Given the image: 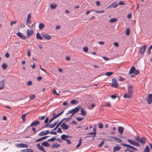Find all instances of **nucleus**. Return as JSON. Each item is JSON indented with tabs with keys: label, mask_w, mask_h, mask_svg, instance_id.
Instances as JSON below:
<instances>
[{
	"label": "nucleus",
	"mask_w": 152,
	"mask_h": 152,
	"mask_svg": "<svg viewBox=\"0 0 152 152\" xmlns=\"http://www.w3.org/2000/svg\"><path fill=\"white\" fill-rule=\"evenodd\" d=\"M127 140L130 144L132 145L137 146H140V145L139 144V143L138 142L135 141L134 140L130 139H127Z\"/></svg>",
	"instance_id": "f257e3e1"
},
{
	"label": "nucleus",
	"mask_w": 152,
	"mask_h": 152,
	"mask_svg": "<svg viewBox=\"0 0 152 152\" xmlns=\"http://www.w3.org/2000/svg\"><path fill=\"white\" fill-rule=\"evenodd\" d=\"M64 111H63L60 113H58L57 115H55V113H54L53 114V118L51 119L50 121L49 122L50 123L52 121L54 120L55 119L57 118V117L61 115L64 112Z\"/></svg>",
	"instance_id": "f03ea898"
},
{
	"label": "nucleus",
	"mask_w": 152,
	"mask_h": 152,
	"mask_svg": "<svg viewBox=\"0 0 152 152\" xmlns=\"http://www.w3.org/2000/svg\"><path fill=\"white\" fill-rule=\"evenodd\" d=\"M112 86L115 88H117L119 86L118 82L115 78H113L112 80Z\"/></svg>",
	"instance_id": "7ed1b4c3"
},
{
	"label": "nucleus",
	"mask_w": 152,
	"mask_h": 152,
	"mask_svg": "<svg viewBox=\"0 0 152 152\" xmlns=\"http://www.w3.org/2000/svg\"><path fill=\"white\" fill-rule=\"evenodd\" d=\"M146 100L148 104H151L152 103V94H148Z\"/></svg>",
	"instance_id": "20e7f679"
},
{
	"label": "nucleus",
	"mask_w": 152,
	"mask_h": 152,
	"mask_svg": "<svg viewBox=\"0 0 152 152\" xmlns=\"http://www.w3.org/2000/svg\"><path fill=\"white\" fill-rule=\"evenodd\" d=\"M127 89L128 93L132 95L134 92L133 86L131 85H129Z\"/></svg>",
	"instance_id": "39448f33"
},
{
	"label": "nucleus",
	"mask_w": 152,
	"mask_h": 152,
	"mask_svg": "<svg viewBox=\"0 0 152 152\" xmlns=\"http://www.w3.org/2000/svg\"><path fill=\"white\" fill-rule=\"evenodd\" d=\"M16 146L20 148H27L28 147L27 145L23 143H18L16 145Z\"/></svg>",
	"instance_id": "423d86ee"
},
{
	"label": "nucleus",
	"mask_w": 152,
	"mask_h": 152,
	"mask_svg": "<svg viewBox=\"0 0 152 152\" xmlns=\"http://www.w3.org/2000/svg\"><path fill=\"white\" fill-rule=\"evenodd\" d=\"M80 107L79 106H78L72 110V114L71 115V116L75 114L76 113L78 112L80 109Z\"/></svg>",
	"instance_id": "0eeeda50"
},
{
	"label": "nucleus",
	"mask_w": 152,
	"mask_h": 152,
	"mask_svg": "<svg viewBox=\"0 0 152 152\" xmlns=\"http://www.w3.org/2000/svg\"><path fill=\"white\" fill-rule=\"evenodd\" d=\"M121 145H123V146L127 147H128L129 148H131L132 149L134 150L135 151H137V148H135L134 147L132 146V145H128V144H124V143H121Z\"/></svg>",
	"instance_id": "6e6552de"
},
{
	"label": "nucleus",
	"mask_w": 152,
	"mask_h": 152,
	"mask_svg": "<svg viewBox=\"0 0 152 152\" xmlns=\"http://www.w3.org/2000/svg\"><path fill=\"white\" fill-rule=\"evenodd\" d=\"M146 46L145 45H143L140 49L139 51V53L140 54L143 53L145 50Z\"/></svg>",
	"instance_id": "1a4fd4ad"
},
{
	"label": "nucleus",
	"mask_w": 152,
	"mask_h": 152,
	"mask_svg": "<svg viewBox=\"0 0 152 152\" xmlns=\"http://www.w3.org/2000/svg\"><path fill=\"white\" fill-rule=\"evenodd\" d=\"M34 32L32 30L27 29V36L29 38L33 34Z\"/></svg>",
	"instance_id": "9d476101"
},
{
	"label": "nucleus",
	"mask_w": 152,
	"mask_h": 152,
	"mask_svg": "<svg viewBox=\"0 0 152 152\" xmlns=\"http://www.w3.org/2000/svg\"><path fill=\"white\" fill-rule=\"evenodd\" d=\"M61 127L62 129L66 130L69 129V125L64 123L61 124Z\"/></svg>",
	"instance_id": "9b49d317"
},
{
	"label": "nucleus",
	"mask_w": 152,
	"mask_h": 152,
	"mask_svg": "<svg viewBox=\"0 0 152 152\" xmlns=\"http://www.w3.org/2000/svg\"><path fill=\"white\" fill-rule=\"evenodd\" d=\"M49 131L47 130L45 131H43L40 132L38 135L40 136H42L48 134L49 133Z\"/></svg>",
	"instance_id": "f8f14e48"
},
{
	"label": "nucleus",
	"mask_w": 152,
	"mask_h": 152,
	"mask_svg": "<svg viewBox=\"0 0 152 152\" xmlns=\"http://www.w3.org/2000/svg\"><path fill=\"white\" fill-rule=\"evenodd\" d=\"M123 97L124 98H131L132 97V95L127 92V93L124 94Z\"/></svg>",
	"instance_id": "ddd939ff"
},
{
	"label": "nucleus",
	"mask_w": 152,
	"mask_h": 152,
	"mask_svg": "<svg viewBox=\"0 0 152 152\" xmlns=\"http://www.w3.org/2000/svg\"><path fill=\"white\" fill-rule=\"evenodd\" d=\"M38 148L40 151H42L43 152H46V151L45 150L44 147L40 145L39 143H38L37 145Z\"/></svg>",
	"instance_id": "4468645a"
},
{
	"label": "nucleus",
	"mask_w": 152,
	"mask_h": 152,
	"mask_svg": "<svg viewBox=\"0 0 152 152\" xmlns=\"http://www.w3.org/2000/svg\"><path fill=\"white\" fill-rule=\"evenodd\" d=\"M146 141V139L145 137H142L140 139L139 142L143 145L145 143Z\"/></svg>",
	"instance_id": "2eb2a0df"
},
{
	"label": "nucleus",
	"mask_w": 152,
	"mask_h": 152,
	"mask_svg": "<svg viewBox=\"0 0 152 152\" xmlns=\"http://www.w3.org/2000/svg\"><path fill=\"white\" fill-rule=\"evenodd\" d=\"M42 36L45 39H47V40H50L51 38V36L48 34H42Z\"/></svg>",
	"instance_id": "dca6fc26"
},
{
	"label": "nucleus",
	"mask_w": 152,
	"mask_h": 152,
	"mask_svg": "<svg viewBox=\"0 0 152 152\" xmlns=\"http://www.w3.org/2000/svg\"><path fill=\"white\" fill-rule=\"evenodd\" d=\"M5 86V80H3L0 81V90L3 89Z\"/></svg>",
	"instance_id": "f3484780"
},
{
	"label": "nucleus",
	"mask_w": 152,
	"mask_h": 152,
	"mask_svg": "<svg viewBox=\"0 0 152 152\" xmlns=\"http://www.w3.org/2000/svg\"><path fill=\"white\" fill-rule=\"evenodd\" d=\"M40 123L39 121H35L32 122L30 126H36L39 124Z\"/></svg>",
	"instance_id": "a211bd4d"
},
{
	"label": "nucleus",
	"mask_w": 152,
	"mask_h": 152,
	"mask_svg": "<svg viewBox=\"0 0 152 152\" xmlns=\"http://www.w3.org/2000/svg\"><path fill=\"white\" fill-rule=\"evenodd\" d=\"M118 130L120 134L122 135L124 131V128L122 126H119L118 128Z\"/></svg>",
	"instance_id": "6ab92c4d"
},
{
	"label": "nucleus",
	"mask_w": 152,
	"mask_h": 152,
	"mask_svg": "<svg viewBox=\"0 0 152 152\" xmlns=\"http://www.w3.org/2000/svg\"><path fill=\"white\" fill-rule=\"evenodd\" d=\"M17 34L18 37L23 39H26V36H23V34L20 32L18 33Z\"/></svg>",
	"instance_id": "aec40b11"
},
{
	"label": "nucleus",
	"mask_w": 152,
	"mask_h": 152,
	"mask_svg": "<svg viewBox=\"0 0 152 152\" xmlns=\"http://www.w3.org/2000/svg\"><path fill=\"white\" fill-rule=\"evenodd\" d=\"M60 147V145L58 144H57V143H55L54 144H53L51 146V148H58Z\"/></svg>",
	"instance_id": "412c9836"
},
{
	"label": "nucleus",
	"mask_w": 152,
	"mask_h": 152,
	"mask_svg": "<svg viewBox=\"0 0 152 152\" xmlns=\"http://www.w3.org/2000/svg\"><path fill=\"white\" fill-rule=\"evenodd\" d=\"M59 121H55L53 124L50 125L49 127L50 128H53L57 124Z\"/></svg>",
	"instance_id": "4be33fe9"
},
{
	"label": "nucleus",
	"mask_w": 152,
	"mask_h": 152,
	"mask_svg": "<svg viewBox=\"0 0 152 152\" xmlns=\"http://www.w3.org/2000/svg\"><path fill=\"white\" fill-rule=\"evenodd\" d=\"M21 152H33V150L31 149H23L20 151Z\"/></svg>",
	"instance_id": "5701e85b"
},
{
	"label": "nucleus",
	"mask_w": 152,
	"mask_h": 152,
	"mask_svg": "<svg viewBox=\"0 0 152 152\" xmlns=\"http://www.w3.org/2000/svg\"><path fill=\"white\" fill-rule=\"evenodd\" d=\"M42 145L46 147H48L50 146L49 143L46 141H44L42 143Z\"/></svg>",
	"instance_id": "b1692460"
},
{
	"label": "nucleus",
	"mask_w": 152,
	"mask_h": 152,
	"mask_svg": "<svg viewBox=\"0 0 152 152\" xmlns=\"http://www.w3.org/2000/svg\"><path fill=\"white\" fill-rule=\"evenodd\" d=\"M121 148V147L118 146H115L113 148L114 152H115L117 151H119Z\"/></svg>",
	"instance_id": "393cba45"
},
{
	"label": "nucleus",
	"mask_w": 152,
	"mask_h": 152,
	"mask_svg": "<svg viewBox=\"0 0 152 152\" xmlns=\"http://www.w3.org/2000/svg\"><path fill=\"white\" fill-rule=\"evenodd\" d=\"M81 114L84 116H85L86 114V111L84 110L83 109L81 108Z\"/></svg>",
	"instance_id": "a878e982"
},
{
	"label": "nucleus",
	"mask_w": 152,
	"mask_h": 152,
	"mask_svg": "<svg viewBox=\"0 0 152 152\" xmlns=\"http://www.w3.org/2000/svg\"><path fill=\"white\" fill-rule=\"evenodd\" d=\"M135 68L134 67V66L132 67L130 69V70L129 72V73L130 74H131L133 73L134 72V71H135Z\"/></svg>",
	"instance_id": "bb28decb"
},
{
	"label": "nucleus",
	"mask_w": 152,
	"mask_h": 152,
	"mask_svg": "<svg viewBox=\"0 0 152 152\" xmlns=\"http://www.w3.org/2000/svg\"><path fill=\"white\" fill-rule=\"evenodd\" d=\"M57 6V5L55 4L54 3H52L51 4L50 6V7L51 9H54L56 8Z\"/></svg>",
	"instance_id": "cd10ccee"
},
{
	"label": "nucleus",
	"mask_w": 152,
	"mask_h": 152,
	"mask_svg": "<svg viewBox=\"0 0 152 152\" xmlns=\"http://www.w3.org/2000/svg\"><path fill=\"white\" fill-rule=\"evenodd\" d=\"M112 6L113 8H115L118 7V4L115 2H114L112 4Z\"/></svg>",
	"instance_id": "c85d7f7f"
},
{
	"label": "nucleus",
	"mask_w": 152,
	"mask_h": 152,
	"mask_svg": "<svg viewBox=\"0 0 152 152\" xmlns=\"http://www.w3.org/2000/svg\"><path fill=\"white\" fill-rule=\"evenodd\" d=\"M118 21V19L116 18H113L110 19L109 22L110 23H114L117 22Z\"/></svg>",
	"instance_id": "c756f323"
},
{
	"label": "nucleus",
	"mask_w": 152,
	"mask_h": 152,
	"mask_svg": "<svg viewBox=\"0 0 152 152\" xmlns=\"http://www.w3.org/2000/svg\"><path fill=\"white\" fill-rule=\"evenodd\" d=\"M36 37L37 39L42 40L43 39L42 37L38 33L36 34Z\"/></svg>",
	"instance_id": "7c9ffc66"
},
{
	"label": "nucleus",
	"mask_w": 152,
	"mask_h": 152,
	"mask_svg": "<svg viewBox=\"0 0 152 152\" xmlns=\"http://www.w3.org/2000/svg\"><path fill=\"white\" fill-rule=\"evenodd\" d=\"M150 149L148 146H147L144 150L143 152H149Z\"/></svg>",
	"instance_id": "2f4dec72"
},
{
	"label": "nucleus",
	"mask_w": 152,
	"mask_h": 152,
	"mask_svg": "<svg viewBox=\"0 0 152 152\" xmlns=\"http://www.w3.org/2000/svg\"><path fill=\"white\" fill-rule=\"evenodd\" d=\"M26 114H27V113L23 114L21 116V118L22 119L23 121L24 122H25L26 121L25 117H26Z\"/></svg>",
	"instance_id": "473e14b6"
},
{
	"label": "nucleus",
	"mask_w": 152,
	"mask_h": 152,
	"mask_svg": "<svg viewBox=\"0 0 152 152\" xmlns=\"http://www.w3.org/2000/svg\"><path fill=\"white\" fill-rule=\"evenodd\" d=\"M77 101L75 99L72 100H71V103L73 104H77Z\"/></svg>",
	"instance_id": "72a5a7b5"
},
{
	"label": "nucleus",
	"mask_w": 152,
	"mask_h": 152,
	"mask_svg": "<svg viewBox=\"0 0 152 152\" xmlns=\"http://www.w3.org/2000/svg\"><path fill=\"white\" fill-rule=\"evenodd\" d=\"M2 67L3 69H5L7 67V64L6 63H4L2 65Z\"/></svg>",
	"instance_id": "f704fd0d"
},
{
	"label": "nucleus",
	"mask_w": 152,
	"mask_h": 152,
	"mask_svg": "<svg viewBox=\"0 0 152 152\" xmlns=\"http://www.w3.org/2000/svg\"><path fill=\"white\" fill-rule=\"evenodd\" d=\"M82 142V140L81 138H80L79 140V142L78 144L76 146L77 148L80 146Z\"/></svg>",
	"instance_id": "c9c22d12"
},
{
	"label": "nucleus",
	"mask_w": 152,
	"mask_h": 152,
	"mask_svg": "<svg viewBox=\"0 0 152 152\" xmlns=\"http://www.w3.org/2000/svg\"><path fill=\"white\" fill-rule=\"evenodd\" d=\"M82 142V140L81 138H80L79 140V142L78 144L76 146L77 148L80 146Z\"/></svg>",
	"instance_id": "e433bc0d"
},
{
	"label": "nucleus",
	"mask_w": 152,
	"mask_h": 152,
	"mask_svg": "<svg viewBox=\"0 0 152 152\" xmlns=\"http://www.w3.org/2000/svg\"><path fill=\"white\" fill-rule=\"evenodd\" d=\"M113 74V72H108L106 73L105 75L109 77H110Z\"/></svg>",
	"instance_id": "4c0bfd02"
},
{
	"label": "nucleus",
	"mask_w": 152,
	"mask_h": 152,
	"mask_svg": "<svg viewBox=\"0 0 152 152\" xmlns=\"http://www.w3.org/2000/svg\"><path fill=\"white\" fill-rule=\"evenodd\" d=\"M44 26H45V25L43 23H40L39 24V29H42L43 28H44Z\"/></svg>",
	"instance_id": "58836bf2"
},
{
	"label": "nucleus",
	"mask_w": 152,
	"mask_h": 152,
	"mask_svg": "<svg viewBox=\"0 0 152 152\" xmlns=\"http://www.w3.org/2000/svg\"><path fill=\"white\" fill-rule=\"evenodd\" d=\"M95 131H96V130H95ZM87 134L91 135H94V136L93 137V138H94L95 136V135L96 134V132H90Z\"/></svg>",
	"instance_id": "ea45409f"
},
{
	"label": "nucleus",
	"mask_w": 152,
	"mask_h": 152,
	"mask_svg": "<svg viewBox=\"0 0 152 152\" xmlns=\"http://www.w3.org/2000/svg\"><path fill=\"white\" fill-rule=\"evenodd\" d=\"M65 119V118H64V119L61 120L59 122H58L57 124H56V126L58 127Z\"/></svg>",
	"instance_id": "a19ab883"
},
{
	"label": "nucleus",
	"mask_w": 152,
	"mask_h": 152,
	"mask_svg": "<svg viewBox=\"0 0 152 152\" xmlns=\"http://www.w3.org/2000/svg\"><path fill=\"white\" fill-rule=\"evenodd\" d=\"M56 139V137L55 136L51 138H50L48 140V141H51L53 142Z\"/></svg>",
	"instance_id": "79ce46f5"
},
{
	"label": "nucleus",
	"mask_w": 152,
	"mask_h": 152,
	"mask_svg": "<svg viewBox=\"0 0 152 152\" xmlns=\"http://www.w3.org/2000/svg\"><path fill=\"white\" fill-rule=\"evenodd\" d=\"M130 33V30L129 28H127L126 30V34L127 35H129Z\"/></svg>",
	"instance_id": "37998d69"
},
{
	"label": "nucleus",
	"mask_w": 152,
	"mask_h": 152,
	"mask_svg": "<svg viewBox=\"0 0 152 152\" xmlns=\"http://www.w3.org/2000/svg\"><path fill=\"white\" fill-rule=\"evenodd\" d=\"M100 129L102 128L103 127V125L102 122H99L98 124V125Z\"/></svg>",
	"instance_id": "c03bdc74"
},
{
	"label": "nucleus",
	"mask_w": 152,
	"mask_h": 152,
	"mask_svg": "<svg viewBox=\"0 0 152 152\" xmlns=\"http://www.w3.org/2000/svg\"><path fill=\"white\" fill-rule=\"evenodd\" d=\"M61 138L62 139V140H65L66 139V135L64 134H63V135H61Z\"/></svg>",
	"instance_id": "a18cd8bd"
},
{
	"label": "nucleus",
	"mask_w": 152,
	"mask_h": 152,
	"mask_svg": "<svg viewBox=\"0 0 152 152\" xmlns=\"http://www.w3.org/2000/svg\"><path fill=\"white\" fill-rule=\"evenodd\" d=\"M124 78L122 77L121 76H119L118 81H119L122 82L124 81Z\"/></svg>",
	"instance_id": "49530a36"
},
{
	"label": "nucleus",
	"mask_w": 152,
	"mask_h": 152,
	"mask_svg": "<svg viewBox=\"0 0 152 152\" xmlns=\"http://www.w3.org/2000/svg\"><path fill=\"white\" fill-rule=\"evenodd\" d=\"M83 50L84 52H87L88 50V48L87 47H85L83 48Z\"/></svg>",
	"instance_id": "de8ad7c7"
},
{
	"label": "nucleus",
	"mask_w": 152,
	"mask_h": 152,
	"mask_svg": "<svg viewBox=\"0 0 152 152\" xmlns=\"http://www.w3.org/2000/svg\"><path fill=\"white\" fill-rule=\"evenodd\" d=\"M35 95H31L30 96V98L31 100H33L35 98Z\"/></svg>",
	"instance_id": "09e8293b"
},
{
	"label": "nucleus",
	"mask_w": 152,
	"mask_h": 152,
	"mask_svg": "<svg viewBox=\"0 0 152 152\" xmlns=\"http://www.w3.org/2000/svg\"><path fill=\"white\" fill-rule=\"evenodd\" d=\"M26 25H28V26L30 27L28 25L29 24H30L31 23V20H26Z\"/></svg>",
	"instance_id": "8fccbe9b"
},
{
	"label": "nucleus",
	"mask_w": 152,
	"mask_h": 152,
	"mask_svg": "<svg viewBox=\"0 0 152 152\" xmlns=\"http://www.w3.org/2000/svg\"><path fill=\"white\" fill-rule=\"evenodd\" d=\"M76 119L78 121H82L83 119V118H81V117H77L76 118Z\"/></svg>",
	"instance_id": "3c124183"
},
{
	"label": "nucleus",
	"mask_w": 152,
	"mask_h": 152,
	"mask_svg": "<svg viewBox=\"0 0 152 152\" xmlns=\"http://www.w3.org/2000/svg\"><path fill=\"white\" fill-rule=\"evenodd\" d=\"M104 143V141H102L98 145V147H101Z\"/></svg>",
	"instance_id": "603ef678"
},
{
	"label": "nucleus",
	"mask_w": 152,
	"mask_h": 152,
	"mask_svg": "<svg viewBox=\"0 0 152 152\" xmlns=\"http://www.w3.org/2000/svg\"><path fill=\"white\" fill-rule=\"evenodd\" d=\"M110 103L109 102H107L105 103V104L104 105V106L105 107H108L110 106Z\"/></svg>",
	"instance_id": "864d4df0"
},
{
	"label": "nucleus",
	"mask_w": 152,
	"mask_h": 152,
	"mask_svg": "<svg viewBox=\"0 0 152 152\" xmlns=\"http://www.w3.org/2000/svg\"><path fill=\"white\" fill-rule=\"evenodd\" d=\"M31 14H29L28 15L27 20H31Z\"/></svg>",
	"instance_id": "5fc2aeb1"
},
{
	"label": "nucleus",
	"mask_w": 152,
	"mask_h": 152,
	"mask_svg": "<svg viewBox=\"0 0 152 152\" xmlns=\"http://www.w3.org/2000/svg\"><path fill=\"white\" fill-rule=\"evenodd\" d=\"M140 137L138 136H137L134 138V140L137 141L139 142L140 140Z\"/></svg>",
	"instance_id": "6e6d98bb"
},
{
	"label": "nucleus",
	"mask_w": 152,
	"mask_h": 152,
	"mask_svg": "<svg viewBox=\"0 0 152 152\" xmlns=\"http://www.w3.org/2000/svg\"><path fill=\"white\" fill-rule=\"evenodd\" d=\"M134 73L136 75H138L140 73V71H139L135 69V71H134Z\"/></svg>",
	"instance_id": "4d7b16f0"
},
{
	"label": "nucleus",
	"mask_w": 152,
	"mask_h": 152,
	"mask_svg": "<svg viewBox=\"0 0 152 152\" xmlns=\"http://www.w3.org/2000/svg\"><path fill=\"white\" fill-rule=\"evenodd\" d=\"M117 142H118L119 143H120L122 142V140L121 139H119V138L117 137V139H116V140Z\"/></svg>",
	"instance_id": "13d9d810"
},
{
	"label": "nucleus",
	"mask_w": 152,
	"mask_h": 152,
	"mask_svg": "<svg viewBox=\"0 0 152 152\" xmlns=\"http://www.w3.org/2000/svg\"><path fill=\"white\" fill-rule=\"evenodd\" d=\"M95 12H96L97 13H103L104 12V10H103L101 11L95 10Z\"/></svg>",
	"instance_id": "bf43d9fd"
},
{
	"label": "nucleus",
	"mask_w": 152,
	"mask_h": 152,
	"mask_svg": "<svg viewBox=\"0 0 152 152\" xmlns=\"http://www.w3.org/2000/svg\"><path fill=\"white\" fill-rule=\"evenodd\" d=\"M42 140H42V137L40 138H39V139H38L36 140V142H39L40 141H42Z\"/></svg>",
	"instance_id": "052dcab7"
},
{
	"label": "nucleus",
	"mask_w": 152,
	"mask_h": 152,
	"mask_svg": "<svg viewBox=\"0 0 152 152\" xmlns=\"http://www.w3.org/2000/svg\"><path fill=\"white\" fill-rule=\"evenodd\" d=\"M57 132L58 133H62V132L61 130V129L60 128H58Z\"/></svg>",
	"instance_id": "680f3d73"
},
{
	"label": "nucleus",
	"mask_w": 152,
	"mask_h": 152,
	"mask_svg": "<svg viewBox=\"0 0 152 152\" xmlns=\"http://www.w3.org/2000/svg\"><path fill=\"white\" fill-rule=\"evenodd\" d=\"M17 22V21H13L12 22H11L10 23V25H11V26H12V25L13 24H15Z\"/></svg>",
	"instance_id": "e2e57ef3"
},
{
	"label": "nucleus",
	"mask_w": 152,
	"mask_h": 152,
	"mask_svg": "<svg viewBox=\"0 0 152 152\" xmlns=\"http://www.w3.org/2000/svg\"><path fill=\"white\" fill-rule=\"evenodd\" d=\"M50 134H52L56 135V132H52L51 131L50 133Z\"/></svg>",
	"instance_id": "0e129e2a"
},
{
	"label": "nucleus",
	"mask_w": 152,
	"mask_h": 152,
	"mask_svg": "<svg viewBox=\"0 0 152 152\" xmlns=\"http://www.w3.org/2000/svg\"><path fill=\"white\" fill-rule=\"evenodd\" d=\"M32 84V82L31 81H28L27 83V84L28 86H30Z\"/></svg>",
	"instance_id": "69168bd1"
},
{
	"label": "nucleus",
	"mask_w": 152,
	"mask_h": 152,
	"mask_svg": "<svg viewBox=\"0 0 152 152\" xmlns=\"http://www.w3.org/2000/svg\"><path fill=\"white\" fill-rule=\"evenodd\" d=\"M116 97H117V96H116V95H112L111 96V98H112L113 99H115Z\"/></svg>",
	"instance_id": "338daca9"
},
{
	"label": "nucleus",
	"mask_w": 152,
	"mask_h": 152,
	"mask_svg": "<svg viewBox=\"0 0 152 152\" xmlns=\"http://www.w3.org/2000/svg\"><path fill=\"white\" fill-rule=\"evenodd\" d=\"M48 119H49V118L48 117H47L44 121L45 123H47L48 122Z\"/></svg>",
	"instance_id": "774afa93"
}]
</instances>
